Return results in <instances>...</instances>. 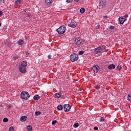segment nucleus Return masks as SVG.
Returning <instances> with one entry per match:
<instances>
[{"label":"nucleus","instance_id":"nucleus-21","mask_svg":"<svg viewBox=\"0 0 131 131\" xmlns=\"http://www.w3.org/2000/svg\"><path fill=\"white\" fill-rule=\"evenodd\" d=\"M127 101H129V102H131V94H128L127 97Z\"/></svg>","mask_w":131,"mask_h":131},{"label":"nucleus","instance_id":"nucleus-34","mask_svg":"<svg viewBox=\"0 0 131 131\" xmlns=\"http://www.w3.org/2000/svg\"><path fill=\"white\" fill-rule=\"evenodd\" d=\"M9 131H14V128L13 127V126L10 127L9 128Z\"/></svg>","mask_w":131,"mask_h":131},{"label":"nucleus","instance_id":"nucleus-31","mask_svg":"<svg viewBox=\"0 0 131 131\" xmlns=\"http://www.w3.org/2000/svg\"><path fill=\"white\" fill-rule=\"evenodd\" d=\"M9 121V119L7 118H5L3 119V122H8Z\"/></svg>","mask_w":131,"mask_h":131},{"label":"nucleus","instance_id":"nucleus-45","mask_svg":"<svg viewBox=\"0 0 131 131\" xmlns=\"http://www.w3.org/2000/svg\"><path fill=\"white\" fill-rule=\"evenodd\" d=\"M2 26V24L0 23V27Z\"/></svg>","mask_w":131,"mask_h":131},{"label":"nucleus","instance_id":"nucleus-39","mask_svg":"<svg viewBox=\"0 0 131 131\" xmlns=\"http://www.w3.org/2000/svg\"><path fill=\"white\" fill-rule=\"evenodd\" d=\"M107 18H108V17L107 16H103V19H104V20H107Z\"/></svg>","mask_w":131,"mask_h":131},{"label":"nucleus","instance_id":"nucleus-18","mask_svg":"<svg viewBox=\"0 0 131 131\" xmlns=\"http://www.w3.org/2000/svg\"><path fill=\"white\" fill-rule=\"evenodd\" d=\"M33 99L35 100V101H37L40 99V97L38 95H36L33 97Z\"/></svg>","mask_w":131,"mask_h":131},{"label":"nucleus","instance_id":"nucleus-2","mask_svg":"<svg viewBox=\"0 0 131 131\" xmlns=\"http://www.w3.org/2000/svg\"><path fill=\"white\" fill-rule=\"evenodd\" d=\"M20 97L23 100H28V98H30V95L28 92L23 91L20 94Z\"/></svg>","mask_w":131,"mask_h":131},{"label":"nucleus","instance_id":"nucleus-20","mask_svg":"<svg viewBox=\"0 0 131 131\" xmlns=\"http://www.w3.org/2000/svg\"><path fill=\"white\" fill-rule=\"evenodd\" d=\"M22 3V1L21 0H16L15 2V5H20Z\"/></svg>","mask_w":131,"mask_h":131},{"label":"nucleus","instance_id":"nucleus-36","mask_svg":"<svg viewBox=\"0 0 131 131\" xmlns=\"http://www.w3.org/2000/svg\"><path fill=\"white\" fill-rule=\"evenodd\" d=\"M114 28H115V26H111L110 27V29H114Z\"/></svg>","mask_w":131,"mask_h":131},{"label":"nucleus","instance_id":"nucleus-42","mask_svg":"<svg viewBox=\"0 0 131 131\" xmlns=\"http://www.w3.org/2000/svg\"><path fill=\"white\" fill-rule=\"evenodd\" d=\"M127 17H128V15L126 14V15H124V18H126Z\"/></svg>","mask_w":131,"mask_h":131},{"label":"nucleus","instance_id":"nucleus-35","mask_svg":"<svg viewBox=\"0 0 131 131\" xmlns=\"http://www.w3.org/2000/svg\"><path fill=\"white\" fill-rule=\"evenodd\" d=\"M66 2L68 3V4H69L70 3H72L73 0H67Z\"/></svg>","mask_w":131,"mask_h":131},{"label":"nucleus","instance_id":"nucleus-7","mask_svg":"<svg viewBox=\"0 0 131 131\" xmlns=\"http://www.w3.org/2000/svg\"><path fill=\"white\" fill-rule=\"evenodd\" d=\"M92 70L94 73H98L100 71V67L98 66H94Z\"/></svg>","mask_w":131,"mask_h":131},{"label":"nucleus","instance_id":"nucleus-30","mask_svg":"<svg viewBox=\"0 0 131 131\" xmlns=\"http://www.w3.org/2000/svg\"><path fill=\"white\" fill-rule=\"evenodd\" d=\"M95 89H96V90H100V89H101V86L99 85H95Z\"/></svg>","mask_w":131,"mask_h":131},{"label":"nucleus","instance_id":"nucleus-24","mask_svg":"<svg viewBox=\"0 0 131 131\" xmlns=\"http://www.w3.org/2000/svg\"><path fill=\"white\" fill-rule=\"evenodd\" d=\"M27 129L28 131H30V130H31L32 129V127L31 125H28L27 127Z\"/></svg>","mask_w":131,"mask_h":131},{"label":"nucleus","instance_id":"nucleus-27","mask_svg":"<svg viewBox=\"0 0 131 131\" xmlns=\"http://www.w3.org/2000/svg\"><path fill=\"white\" fill-rule=\"evenodd\" d=\"M13 59L14 61H16V60H18V59H19V57L18 56V55H14L13 56Z\"/></svg>","mask_w":131,"mask_h":131},{"label":"nucleus","instance_id":"nucleus-26","mask_svg":"<svg viewBox=\"0 0 131 131\" xmlns=\"http://www.w3.org/2000/svg\"><path fill=\"white\" fill-rule=\"evenodd\" d=\"M74 127H78L79 126V124L78 123H75L73 125Z\"/></svg>","mask_w":131,"mask_h":131},{"label":"nucleus","instance_id":"nucleus-10","mask_svg":"<svg viewBox=\"0 0 131 131\" xmlns=\"http://www.w3.org/2000/svg\"><path fill=\"white\" fill-rule=\"evenodd\" d=\"M18 69L21 73H26V68L24 67H19Z\"/></svg>","mask_w":131,"mask_h":131},{"label":"nucleus","instance_id":"nucleus-23","mask_svg":"<svg viewBox=\"0 0 131 131\" xmlns=\"http://www.w3.org/2000/svg\"><path fill=\"white\" fill-rule=\"evenodd\" d=\"M80 12L81 13V14H84V13L85 12V9H84V8H81L80 9Z\"/></svg>","mask_w":131,"mask_h":131},{"label":"nucleus","instance_id":"nucleus-17","mask_svg":"<svg viewBox=\"0 0 131 131\" xmlns=\"http://www.w3.org/2000/svg\"><path fill=\"white\" fill-rule=\"evenodd\" d=\"M26 119H27V116H22L20 119V121H21V122H24V121H26Z\"/></svg>","mask_w":131,"mask_h":131},{"label":"nucleus","instance_id":"nucleus-4","mask_svg":"<svg viewBox=\"0 0 131 131\" xmlns=\"http://www.w3.org/2000/svg\"><path fill=\"white\" fill-rule=\"evenodd\" d=\"M84 41V39H83L80 37H77L75 39V43L76 45V46H80V45L83 43Z\"/></svg>","mask_w":131,"mask_h":131},{"label":"nucleus","instance_id":"nucleus-13","mask_svg":"<svg viewBox=\"0 0 131 131\" xmlns=\"http://www.w3.org/2000/svg\"><path fill=\"white\" fill-rule=\"evenodd\" d=\"M55 97L57 99H60L62 98L63 99V97H62V93H57L55 94Z\"/></svg>","mask_w":131,"mask_h":131},{"label":"nucleus","instance_id":"nucleus-19","mask_svg":"<svg viewBox=\"0 0 131 131\" xmlns=\"http://www.w3.org/2000/svg\"><path fill=\"white\" fill-rule=\"evenodd\" d=\"M57 110L59 111H62V110H63V106L62 105H59L57 106Z\"/></svg>","mask_w":131,"mask_h":131},{"label":"nucleus","instance_id":"nucleus-12","mask_svg":"<svg viewBox=\"0 0 131 131\" xmlns=\"http://www.w3.org/2000/svg\"><path fill=\"white\" fill-rule=\"evenodd\" d=\"M115 67H116V66H115V64H110L108 66L107 68L108 69H109L110 70H113V69H115Z\"/></svg>","mask_w":131,"mask_h":131},{"label":"nucleus","instance_id":"nucleus-15","mask_svg":"<svg viewBox=\"0 0 131 131\" xmlns=\"http://www.w3.org/2000/svg\"><path fill=\"white\" fill-rule=\"evenodd\" d=\"M45 2L47 6H51L53 4V0H45Z\"/></svg>","mask_w":131,"mask_h":131},{"label":"nucleus","instance_id":"nucleus-29","mask_svg":"<svg viewBox=\"0 0 131 131\" xmlns=\"http://www.w3.org/2000/svg\"><path fill=\"white\" fill-rule=\"evenodd\" d=\"M58 122L57 120H54L52 122V125H56V123H57Z\"/></svg>","mask_w":131,"mask_h":131},{"label":"nucleus","instance_id":"nucleus-3","mask_svg":"<svg viewBox=\"0 0 131 131\" xmlns=\"http://www.w3.org/2000/svg\"><path fill=\"white\" fill-rule=\"evenodd\" d=\"M56 30L58 34H64V33H65V31H66V27H65V26H61Z\"/></svg>","mask_w":131,"mask_h":131},{"label":"nucleus","instance_id":"nucleus-14","mask_svg":"<svg viewBox=\"0 0 131 131\" xmlns=\"http://www.w3.org/2000/svg\"><path fill=\"white\" fill-rule=\"evenodd\" d=\"M24 43H25V41L21 39H19L17 42V45H19V46H22Z\"/></svg>","mask_w":131,"mask_h":131},{"label":"nucleus","instance_id":"nucleus-32","mask_svg":"<svg viewBox=\"0 0 131 131\" xmlns=\"http://www.w3.org/2000/svg\"><path fill=\"white\" fill-rule=\"evenodd\" d=\"M84 54V52L83 51H80L79 52V55H81Z\"/></svg>","mask_w":131,"mask_h":131},{"label":"nucleus","instance_id":"nucleus-5","mask_svg":"<svg viewBox=\"0 0 131 131\" xmlns=\"http://www.w3.org/2000/svg\"><path fill=\"white\" fill-rule=\"evenodd\" d=\"M70 60L71 62H76L78 60V55L75 53H73L70 56Z\"/></svg>","mask_w":131,"mask_h":131},{"label":"nucleus","instance_id":"nucleus-40","mask_svg":"<svg viewBox=\"0 0 131 131\" xmlns=\"http://www.w3.org/2000/svg\"><path fill=\"white\" fill-rule=\"evenodd\" d=\"M48 59H52V55H49L48 56Z\"/></svg>","mask_w":131,"mask_h":131},{"label":"nucleus","instance_id":"nucleus-9","mask_svg":"<svg viewBox=\"0 0 131 131\" xmlns=\"http://www.w3.org/2000/svg\"><path fill=\"white\" fill-rule=\"evenodd\" d=\"M126 20V18H124L121 17H119L118 19L119 24H123V23H124Z\"/></svg>","mask_w":131,"mask_h":131},{"label":"nucleus","instance_id":"nucleus-25","mask_svg":"<svg viewBox=\"0 0 131 131\" xmlns=\"http://www.w3.org/2000/svg\"><path fill=\"white\" fill-rule=\"evenodd\" d=\"M121 69H122V67H121V66H119L117 67L116 70H117V71H120Z\"/></svg>","mask_w":131,"mask_h":131},{"label":"nucleus","instance_id":"nucleus-1","mask_svg":"<svg viewBox=\"0 0 131 131\" xmlns=\"http://www.w3.org/2000/svg\"><path fill=\"white\" fill-rule=\"evenodd\" d=\"M106 47L105 46H100L94 49L95 54H101L103 52H105Z\"/></svg>","mask_w":131,"mask_h":131},{"label":"nucleus","instance_id":"nucleus-28","mask_svg":"<svg viewBox=\"0 0 131 131\" xmlns=\"http://www.w3.org/2000/svg\"><path fill=\"white\" fill-rule=\"evenodd\" d=\"M99 121L100 122H103V121H105V118H104V117H101L100 119H99Z\"/></svg>","mask_w":131,"mask_h":131},{"label":"nucleus","instance_id":"nucleus-38","mask_svg":"<svg viewBox=\"0 0 131 131\" xmlns=\"http://www.w3.org/2000/svg\"><path fill=\"white\" fill-rule=\"evenodd\" d=\"M96 29H99L100 28V25H98L96 27Z\"/></svg>","mask_w":131,"mask_h":131},{"label":"nucleus","instance_id":"nucleus-16","mask_svg":"<svg viewBox=\"0 0 131 131\" xmlns=\"http://www.w3.org/2000/svg\"><path fill=\"white\" fill-rule=\"evenodd\" d=\"M27 61H23L21 63V65L19 66V67H25L26 68V67L27 66Z\"/></svg>","mask_w":131,"mask_h":131},{"label":"nucleus","instance_id":"nucleus-22","mask_svg":"<svg viewBox=\"0 0 131 131\" xmlns=\"http://www.w3.org/2000/svg\"><path fill=\"white\" fill-rule=\"evenodd\" d=\"M41 114V112L39 111L35 112V115L36 116H38V115H40Z\"/></svg>","mask_w":131,"mask_h":131},{"label":"nucleus","instance_id":"nucleus-11","mask_svg":"<svg viewBox=\"0 0 131 131\" xmlns=\"http://www.w3.org/2000/svg\"><path fill=\"white\" fill-rule=\"evenodd\" d=\"M99 6L101 7H105L106 6V1L101 0L99 3Z\"/></svg>","mask_w":131,"mask_h":131},{"label":"nucleus","instance_id":"nucleus-41","mask_svg":"<svg viewBox=\"0 0 131 131\" xmlns=\"http://www.w3.org/2000/svg\"><path fill=\"white\" fill-rule=\"evenodd\" d=\"M27 17H30L31 16V14H29V13L27 14Z\"/></svg>","mask_w":131,"mask_h":131},{"label":"nucleus","instance_id":"nucleus-43","mask_svg":"<svg viewBox=\"0 0 131 131\" xmlns=\"http://www.w3.org/2000/svg\"><path fill=\"white\" fill-rule=\"evenodd\" d=\"M1 15H3V11H0V16H1Z\"/></svg>","mask_w":131,"mask_h":131},{"label":"nucleus","instance_id":"nucleus-6","mask_svg":"<svg viewBox=\"0 0 131 131\" xmlns=\"http://www.w3.org/2000/svg\"><path fill=\"white\" fill-rule=\"evenodd\" d=\"M77 25V23L74 20H72L71 22H70L68 24V26L70 27H72L73 28H75L76 27V26Z\"/></svg>","mask_w":131,"mask_h":131},{"label":"nucleus","instance_id":"nucleus-37","mask_svg":"<svg viewBox=\"0 0 131 131\" xmlns=\"http://www.w3.org/2000/svg\"><path fill=\"white\" fill-rule=\"evenodd\" d=\"M94 129H95V130H98V129H99V128L97 126H95L94 127Z\"/></svg>","mask_w":131,"mask_h":131},{"label":"nucleus","instance_id":"nucleus-44","mask_svg":"<svg viewBox=\"0 0 131 131\" xmlns=\"http://www.w3.org/2000/svg\"><path fill=\"white\" fill-rule=\"evenodd\" d=\"M75 2H76L77 3H78L79 2V0H74Z\"/></svg>","mask_w":131,"mask_h":131},{"label":"nucleus","instance_id":"nucleus-8","mask_svg":"<svg viewBox=\"0 0 131 131\" xmlns=\"http://www.w3.org/2000/svg\"><path fill=\"white\" fill-rule=\"evenodd\" d=\"M70 109H71V106L69 104H64L63 105V110L65 112L70 111Z\"/></svg>","mask_w":131,"mask_h":131},{"label":"nucleus","instance_id":"nucleus-33","mask_svg":"<svg viewBox=\"0 0 131 131\" xmlns=\"http://www.w3.org/2000/svg\"><path fill=\"white\" fill-rule=\"evenodd\" d=\"M26 56H28L29 55H30V51H27L25 52Z\"/></svg>","mask_w":131,"mask_h":131}]
</instances>
